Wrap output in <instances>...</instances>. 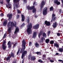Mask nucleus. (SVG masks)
Listing matches in <instances>:
<instances>
[{
  "mask_svg": "<svg viewBox=\"0 0 63 63\" xmlns=\"http://www.w3.org/2000/svg\"><path fill=\"white\" fill-rule=\"evenodd\" d=\"M54 46L55 47H59V45L56 43H54Z\"/></svg>",
  "mask_w": 63,
  "mask_h": 63,
  "instance_id": "obj_26",
  "label": "nucleus"
},
{
  "mask_svg": "<svg viewBox=\"0 0 63 63\" xmlns=\"http://www.w3.org/2000/svg\"><path fill=\"white\" fill-rule=\"evenodd\" d=\"M55 15L54 14L52 15V19L51 20V22H52V19H53V21H54L55 19H56V17H55Z\"/></svg>",
  "mask_w": 63,
  "mask_h": 63,
  "instance_id": "obj_11",
  "label": "nucleus"
},
{
  "mask_svg": "<svg viewBox=\"0 0 63 63\" xmlns=\"http://www.w3.org/2000/svg\"><path fill=\"white\" fill-rule=\"evenodd\" d=\"M21 17H22V21H24V20H25V17H24V15H21Z\"/></svg>",
  "mask_w": 63,
  "mask_h": 63,
  "instance_id": "obj_17",
  "label": "nucleus"
},
{
  "mask_svg": "<svg viewBox=\"0 0 63 63\" xmlns=\"http://www.w3.org/2000/svg\"><path fill=\"white\" fill-rule=\"evenodd\" d=\"M24 63V62H23V60L22 61V63Z\"/></svg>",
  "mask_w": 63,
  "mask_h": 63,
  "instance_id": "obj_59",
  "label": "nucleus"
},
{
  "mask_svg": "<svg viewBox=\"0 0 63 63\" xmlns=\"http://www.w3.org/2000/svg\"><path fill=\"white\" fill-rule=\"evenodd\" d=\"M59 54V53H56V54H55V55H57Z\"/></svg>",
  "mask_w": 63,
  "mask_h": 63,
  "instance_id": "obj_56",
  "label": "nucleus"
},
{
  "mask_svg": "<svg viewBox=\"0 0 63 63\" xmlns=\"http://www.w3.org/2000/svg\"><path fill=\"white\" fill-rule=\"evenodd\" d=\"M36 11V10L35 8H33L32 10V12L34 13H35Z\"/></svg>",
  "mask_w": 63,
  "mask_h": 63,
  "instance_id": "obj_29",
  "label": "nucleus"
},
{
  "mask_svg": "<svg viewBox=\"0 0 63 63\" xmlns=\"http://www.w3.org/2000/svg\"><path fill=\"white\" fill-rule=\"evenodd\" d=\"M14 55L15 54H14V53H11V56H12L13 57H14Z\"/></svg>",
  "mask_w": 63,
  "mask_h": 63,
  "instance_id": "obj_33",
  "label": "nucleus"
},
{
  "mask_svg": "<svg viewBox=\"0 0 63 63\" xmlns=\"http://www.w3.org/2000/svg\"><path fill=\"white\" fill-rule=\"evenodd\" d=\"M27 52L26 51H24L23 52V53L22 56V59H23V57H24L25 55H26L27 54Z\"/></svg>",
  "mask_w": 63,
  "mask_h": 63,
  "instance_id": "obj_7",
  "label": "nucleus"
},
{
  "mask_svg": "<svg viewBox=\"0 0 63 63\" xmlns=\"http://www.w3.org/2000/svg\"><path fill=\"white\" fill-rule=\"evenodd\" d=\"M50 31H49L48 33V36H49V35L50 34Z\"/></svg>",
  "mask_w": 63,
  "mask_h": 63,
  "instance_id": "obj_45",
  "label": "nucleus"
},
{
  "mask_svg": "<svg viewBox=\"0 0 63 63\" xmlns=\"http://www.w3.org/2000/svg\"><path fill=\"white\" fill-rule=\"evenodd\" d=\"M60 34L59 33H57V35L58 36H60Z\"/></svg>",
  "mask_w": 63,
  "mask_h": 63,
  "instance_id": "obj_49",
  "label": "nucleus"
},
{
  "mask_svg": "<svg viewBox=\"0 0 63 63\" xmlns=\"http://www.w3.org/2000/svg\"><path fill=\"white\" fill-rule=\"evenodd\" d=\"M53 43H54V41H51L50 42V44H53Z\"/></svg>",
  "mask_w": 63,
  "mask_h": 63,
  "instance_id": "obj_34",
  "label": "nucleus"
},
{
  "mask_svg": "<svg viewBox=\"0 0 63 63\" xmlns=\"http://www.w3.org/2000/svg\"><path fill=\"white\" fill-rule=\"evenodd\" d=\"M6 33H5L4 34L3 37V38H5V37H6Z\"/></svg>",
  "mask_w": 63,
  "mask_h": 63,
  "instance_id": "obj_43",
  "label": "nucleus"
},
{
  "mask_svg": "<svg viewBox=\"0 0 63 63\" xmlns=\"http://www.w3.org/2000/svg\"><path fill=\"white\" fill-rule=\"evenodd\" d=\"M38 61L39 62H43V61H42L40 60H38Z\"/></svg>",
  "mask_w": 63,
  "mask_h": 63,
  "instance_id": "obj_48",
  "label": "nucleus"
},
{
  "mask_svg": "<svg viewBox=\"0 0 63 63\" xmlns=\"http://www.w3.org/2000/svg\"><path fill=\"white\" fill-rule=\"evenodd\" d=\"M7 17H9L8 20H11L12 18V14H9L7 15Z\"/></svg>",
  "mask_w": 63,
  "mask_h": 63,
  "instance_id": "obj_8",
  "label": "nucleus"
},
{
  "mask_svg": "<svg viewBox=\"0 0 63 63\" xmlns=\"http://www.w3.org/2000/svg\"><path fill=\"white\" fill-rule=\"evenodd\" d=\"M13 1L15 2L13 5L14 7V10H15V8H18L19 4L18 2L19 1V0H14Z\"/></svg>",
  "mask_w": 63,
  "mask_h": 63,
  "instance_id": "obj_3",
  "label": "nucleus"
},
{
  "mask_svg": "<svg viewBox=\"0 0 63 63\" xmlns=\"http://www.w3.org/2000/svg\"><path fill=\"white\" fill-rule=\"evenodd\" d=\"M32 45V43H31V42H30L29 43V46H30V45Z\"/></svg>",
  "mask_w": 63,
  "mask_h": 63,
  "instance_id": "obj_54",
  "label": "nucleus"
},
{
  "mask_svg": "<svg viewBox=\"0 0 63 63\" xmlns=\"http://www.w3.org/2000/svg\"><path fill=\"white\" fill-rule=\"evenodd\" d=\"M45 40V38L44 37H42L41 38V42H44V41Z\"/></svg>",
  "mask_w": 63,
  "mask_h": 63,
  "instance_id": "obj_19",
  "label": "nucleus"
},
{
  "mask_svg": "<svg viewBox=\"0 0 63 63\" xmlns=\"http://www.w3.org/2000/svg\"><path fill=\"white\" fill-rule=\"evenodd\" d=\"M43 37H47V34L45 33H44L43 34Z\"/></svg>",
  "mask_w": 63,
  "mask_h": 63,
  "instance_id": "obj_28",
  "label": "nucleus"
},
{
  "mask_svg": "<svg viewBox=\"0 0 63 63\" xmlns=\"http://www.w3.org/2000/svg\"><path fill=\"white\" fill-rule=\"evenodd\" d=\"M45 2L44 1H42L41 3V4L40 7L41 8H43L44 7V6L45 5Z\"/></svg>",
  "mask_w": 63,
  "mask_h": 63,
  "instance_id": "obj_9",
  "label": "nucleus"
},
{
  "mask_svg": "<svg viewBox=\"0 0 63 63\" xmlns=\"http://www.w3.org/2000/svg\"><path fill=\"white\" fill-rule=\"evenodd\" d=\"M0 16H4V14L3 13L0 14Z\"/></svg>",
  "mask_w": 63,
  "mask_h": 63,
  "instance_id": "obj_46",
  "label": "nucleus"
},
{
  "mask_svg": "<svg viewBox=\"0 0 63 63\" xmlns=\"http://www.w3.org/2000/svg\"><path fill=\"white\" fill-rule=\"evenodd\" d=\"M7 24V20H5L3 22V25L4 26H6Z\"/></svg>",
  "mask_w": 63,
  "mask_h": 63,
  "instance_id": "obj_16",
  "label": "nucleus"
},
{
  "mask_svg": "<svg viewBox=\"0 0 63 63\" xmlns=\"http://www.w3.org/2000/svg\"><path fill=\"white\" fill-rule=\"evenodd\" d=\"M17 18H19V15H17Z\"/></svg>",
  "mask_w": 63,
  "mask_h": 63,
  "instance_id": "obj_47",
  "label": "nucleus"
},
{
  "mask_svg": "<svg viewBox=\"0 0 63 63\" xmlns=\"http://www.w3.org/2000/svg\"><path fill=\"white\" fill-rule=\"evenodd\" d=\"M37 32H33V34L32 36V38H33L35 39V38L36 37V36H37Z\"/></svg>",
  "mask_w": 63,
  "mask_h": 63,
  "instance_id": "obj_12",
  "label": "nucleus"
},
{
  "mask_svg": "<svg viewBox=\"0 0 63 63\" xmlns=\"http://www.w3.org/2000/svg\"><path fill=\"white\" fill-rule=\"evenodd\" d=\"M50 12H51V11H52L53 10V7H52L50 8Z\"/></svg>",
  "mask_w": 63,
  "mask_h": 63,
  "instance_id": "obj_32",
  "label": "nucleus"
},
{
  "mask_svg": "<svg viewBox=\"0 0 63 63\" xmlns=\"http://www.w3.org/2000/svg\"><path fill=\"white\" fill-rule=\"evenodd\" d=\"M24 41V39H23L22 41V48L21 49V52L22 51H23V50L25 49V44H26V43Z\"/></svg>",
  "mask_w": 63,
  "mask_h": 63,
  "instance_id": "obj_4",
  "label": "nucleus"
},
{
  "mask_svg": "<svg viewBox=\"0 0 63 63\" xmlns=\"http://www.w3.org/2000/svg\"><path fill=\"white\" fill-rule=\"evenodd\" d=\"M29 17L28 16L27 18V20L26 21L27 23H29Z\"/></svg>",
  "mask_w": 63,
  "mask_h": 63,
  "instance_id": "obj_21",
  "label": "nucleus"
},
{
  "mask_svg": "<svg viewBox=\"0 0 63 63\" xmlns=\"http://www.w3.org/2000/svg\"><path fill=\"white\" fill-rule=\"evenodd\" d=\"M15 26L14 23L13 22H9L7 24V27L8 28V32L9 33H11L12 32V27Z\"/></svg>",
  "mask_w": 63,
  "mask_h": 63,
  "instance_id": "obj_1",
  "label": "nucleus"
},
{
  "mask_svg": "<svg viewBox=\"0 0 63 63\" xmlns=\"http://www.w3.org/2000/svg\"><path fill=\"white\" fill-rule=\"evenodd\" d=\"M56 25H57V23L56 22H55L53 25V27L55 28L56 27Z\"/></svg>",
  "mask_w": 63,
  "mask_h": 63,
  "instance_id": "obj_25",
  "label": "nucleus"
},
{
  "mask_svg": "<svg viewBox=\"0 0 63 63\" xmlns=\"http://www.w3.org/2000/svg\"><path fill=\"white\" fill-rule=\"evenodd\" d=\"M13 63H16V61H14L13 62Z\"/></svg>",
  "mask_w": 63,
  "mask_h": 63,
  "instance_id": "obj_57",
  "label": "nucleus"
},
{
  "mask_svg": "<svg viewBox=\"0 0 63 63\" xmlns=\"http://www.w3.org/2000/svg\"><path fill=\"white\" fill-rule=\"evenodd\" d=\"M9 7V5H6V7H7V8H8Z\"/></svg>",
  "mask_w": 63,
  "mask_h": 63,
  "instance_id": "obj_55",
  "label": "nucleus"
},
{
  "mask_svg": "<svg viewBox=\"0 0 63 63\" xmlns=\"http://www.w3.org/2000/svg\"><path fill=\"white\" fill-rule=\"evenodd\" d=\"M18 32H19V29H18V27H17L16 28L15 31L14 32L15 34L17 35V34Z\"/></svg>",
  "mask_w": 63,
  "mask_h": 63,
  "instance_id": "obj_10",
  "label": "nucleus"
},
{
  "mask_svg": "<svg viewBox=\"0 0 63 63\" xmlns=\"http://www.w3.org/2000/svg\"><path fill=\"white\" fill-rule=\"evenodd\" d=\"M59 51L60 52H63V48H59Z\"/></svg>",
  "mask_w": 63,
  "mask_h": 63,
  "instance_id": "obj_22",
  "label": "nucleus"
},
{
  "mask_svg": "<svg viewBox=\"0 0 63 63\" xmlns=\"http://www.w3.org/2000/svg\"><path fill=\"white\" fill-rule=\"evenodd\" d=\"M28 29H27V33L29 35V34L32 33V30L31 28L32 27V24L30 23L28 24L27 26Z\"/></svg>",
  "mask_w": 63,
  "mask_h": 63,
  "instance_id": "obj_2",
  "label": "nucleus"
},
{
  "mask_svg": "<svg viewBox=\"0 0 63 63\" xmlns=\"http://www.w3.org/2000/svg\"><path fill=\"white\" fill-rule=\"evenodd\" d=\"M11 6H10L9 7V8H10H10H11Z\"/></svg>",
  "mask_w": 63,
  "mask_h": 63,
  "instance_id": "obj_62",
  "label": "nucleus"
},
{
  "mask_svg": "<svg viewBox=\"0 0 63 63\" xmlns=\"http://www.w3.org/2000/svg\"><path fill=\"white\" fill-rule=\"evenodd\" d=\"M34 8V6H33L32 7H30L29 6H27V9H28V10H32V9H33V8Z\"/></svg>",
  "mask_w": 63,
  "mask_h": 63,
  "instance_id": "obj_14",
  "label": "nucleus"
},
{
  "mask_svg": "<svg viewBox=\"0 0 63 63\" xmlns=\"http://www.w3.org/2000/svg\"><path fill=\"white\" fill-rule=\"evenodd\" d=\"M24 1L25 3H27V0H24Z\"/></svg>",
  "mask_w": 63,
  "mask_h": 63,
  "instance_id": "obj_53",
  "label": "nucleus"
},
{
  "mask_svg": "<svg viewBox=\"0 0 63 63\" xmlns=\"http://www.w3.org/2000/svg\"><path fill=\"white\" fill-rule=\"evenodd\" d=\"M58 61H60V62H62V60H59Z\"/></svg>",
  "mask_w": 63,
  "mask_h": 63,
  "instance_id": "obj_52",
  "label": "nucleus"
},
{
  "mask_svg": "<svg viewBox=\"0 0 63 63\" xmlns=\"http://www.w3.org/2000/svg\"><path fill=\"white\" fill-rule=\"evenodd\" d=\"M35 46L36 47H40V45L38 44L37 43H35Z\"/></svg>",
  "mask_w": 63,
  "mask_h": 63,
  "instance_id": "obj_23",
  "label": "nucleus"
},
{
  "mask_svg": "<svg viewBox=\"0 0 63 63\" xmlns=\"http://www.w3.org/2000/svg\"><path fill=\"white\" fill-rule=\"evenodd\" d=\"M45 23L47 26H49L50 25V23L49 22L46 21L45 22Z\"/></svg>",
  "mask_w": 63,
  "mask_h": 63,
  "instance_id": "obj_13",
  "label": "nucleus"
},
{
  "mask_svg": "<svg viewBox=\"0 0 63 63\" xmlns=\"http://www.w3.org/2000/svg\"><path fill=\"white\" fill-rule=\"evenodd\" d=\"M37 3L36 2H34L33 3V5H37Z\"/></svg>",
  "mask_w": 63,
  "mask_h": 63,
  "instance_id": "obj_40",
  "label": "nucleus"
},
{
  "mask_svg": "<svg viewBox=\"0 0 63 63\" xmlns=\"http://www.w3.org/2000/svg\"><path fill=\"white\" fill-rule=\"evenodd\" d=\"M62 1L63 3V0H62Z\"/></svg>",
  "mask_w": 63,
  "mask_h": 63,
  "instance_id": "obj_61",
  "label": "nucleus"
},
{
  "mask_svg": "<svg viewBox=\"0 0 63 63\" xmlns=\"http://www.w3.org/2000/svg\"><path fill=\"white\" fill-rule=\"evenodd\" d=\"M39 25L38 24H36L35 26H33L34 29H38V28H39Z\"/></svg>",
  "mask_w": 63,
  "mask_h": 63,
  "instance_id": "obj_15",
  "label": "nucleus"
},
{
  "mask_svg": "<svg viewBox=\"0 0 63 63\" xmlns=\"http://www.w3.org/2000/svg\"><path fill=\"white\" fill-rule=\"evenodd\" d=\"M58 2V0H55L54 1V2L55 4H56Z\"/></svg>",
  "mask_w": 63,
  "mask_h": 63,
  "instance_id": "obj_36",
  "label": "nucleus"
},
{
  "mask_svg": "<svg viewBox=\"0 0 63 63\" xmlns=\"http://www.w3.org/2000/svg\"><path fill=\"white\" fill-rule=\"evenodd\" d=\"M62 47H63V46Z\"/></svg>",
  "mask_w": 63,
  "mask_h": 63,
  "instance_id": "obj_64",
  "label": "nucleus"
},
{
  "mask_svg": "<svg viewBox=\"0 0 63 63\" xmlns=\"http://www.w3.org/2000/svg\"><path fill=\"white\" fill-rule=\"evenodd\" d=\"M10 57H8L7 58H6V60L7 61H10Z\"/></svg>",
  "mask_w": 63,
  "mask_h": 63,
  "instance_id": "obj_31",
  "label": "nucleus"
},
{
  "mask_svg": "<svg viewBox=\"0 0 63 63\" xmlns=\"http://www.w3.org/2000/svg\"><path fill=\"white\" fill-rule=\"evenodd\" d=\"M46 55H44L43 56V60H44V59L46 58Z\"/></svg>",
  "mask_w": 63,
  "mask_h": 63,
  "instance_id": "obj_30",
  "label": "nucleus"
},
{
  "mask_svg": "<svg viewBox=\"0 0 63 63\" xmlns=\"http://www.w3.org/2000/svg\"><path fill=\"white\" fill-rule=\"evenodd\" d=\"M56 4L58 5H60V2L59 1H58L56 3Z\"/></svg>",
  "mask_w": 63,
  "mask_h": 63,
  "instance_id": "obj_37",
  "label": "nucleus"
},
{
  "mask_svg": "<svg viewBox=\"0 0 63 63\" xmlns=\"http://www.w3.org/2000/svg\"><path fill=\"white\" fill-rule=\"evenodd\" d=\"M50 62L51 63H53V62H54V61L52 60H50Z\"/></svg>",
  "mask_w": 63,
  "mask_h": 63,
  "instance_id": "obj_39",
  "label": "nucleus"
},
{
  "mask_svg": "<svg viewBox=\"0 0 63 63\" xmlns=\"http://www.w3.org/2000/svg\"><path fill=\"white\" fill-rule=\"evenodd\" d=\"M17 12L18 14H20V13H21V12L19 10H17Z\"/></svg>",
  "mask_w": 63,
  "mask_h": 63,
  "instance_id": "obj_38",
  "label": "nucleus"
},
{
  "mask_svg": "<svg viewBox=\"0 0 63 63\" xmlns=\"http://www.w3.org/2000/svg\"><path fill=\"white\" fill-rule=\"evenodd\" d=\"M25 23H23V24H22L21 25V26H24V25H25Z\"/></svg>",
  "mask_w": 63,
  "mask_h": 63,
  "instance_id": "obj_44",
  "label": "nucleus"
},
{
  "mask_svg": "<svg viewBox=\"0 0 63 63\" xmlns=\"http://www.w3.org/2000/svg\"><path fill=\"white\" fill-rule=\"evenodd\" d=\"M36 54H38V55H40V54H41V52H37L36 53Z\"/></svg>",
  "mask_w": 63,
  "mask_h": 63,
  "instance_id": "obj_35",
  "label": "nucleus"
},
{
  "mask_svg": "<svg viewBox=\"0 0 63 63\" xmlns=\"http://www.w3.org/2000/svg\"><path fill=\"white\" fill-rule=\"evenodd\" d=\"M49 42V39H47L46 40V43L47 44Z\"/></svg>",
  "mask_w": 63,
  "mask_h": 63,
  "instance_id": "obj_27",
  "label": "nucleus"
},
{
  "mask_svg": "<svg viewBox=\"0 0 63 63\" xmlns=\"http://www.w3.org/2000/svg\"><path fill=\"white\" fill-rule=\"evenodd\" d=\"M19 51H20V50L18 49L17 52V55H18V53H19Z\"/></svg>",
  "mask_w": 63,
  "mask_h": 63,
  "instance_id": "obj_42",
  "label": "nucleus"
},
{
  "mask_svg": "<svg viewBox=\"0 0 63 63\" xmlns=\"http://www.w3.org/2000/svg\"><path fill=\"white\" fill-rule=\"evenodd\" d=\"M6 42L5 40H3V44L2 45V48L4 50H5L6 48H7V46H6Z\"/></svg>",
  "mask_w": 63,
  "mask_h": 63,
  "instance_id": "obj_5",
  "label": "nucleus"
},
{
  "mask_svg": "<svg viewBox=\"0 0 63 63\" xmlns=\"http://www.w3.org/2000/svg\"><path fill=\"white\" fill-rule=\"evenodd\" d=\"M35 59H36V58L35 57L32 56L31 57V60H35Z\"/></svg>",
  "mask_w": 63,
  "mask_h": 63,
  "instance_id": "obj_24",
  "label": "nucleus"
},
{
  "mask_svg": "<svg viewBox=\"0 0 63 63\" xmlns=\"http://www.w3.org/2000/svg\"><path fill=\"white\" fill-rule=\"evenodd\" d=\"M43 33V31H41L39 33V34H38V37L39 38H40V37H41V36L42 35V33Z\"/></svg>",
  "mask_w": 63,
  "mask_h": 63,
  "instance_id": "obj_20",
  "label": "nucleus"
},
{
  "mask_svg": "<svg viewBox=\"0 0 63 63\" xmlns=\"http://www.w3.org/2000/svg\"><path fill=\"white\" fill-rule=\"evenodd\" d=\"M48 59V60H50V58H49V59Z\"/></svg>",
  "mask_w": 63,
  "mask_h": 63,
  "instance_id": "obj_63",
  "label": "nucleus"
},
{
  "mask_svg": "<svg viewBox=\"0 0 63 63\" xmlns=\"http://www.w3.org/2000/svg\"><path fill=\"white\" fill-rule=\"evenodd\" d=\"M47 8L45 7L43 11V14L44 15H46L47 14Z\"/></svg>",
  "mask_w": 63,
  "mask_h": 63,
  "instance_id": "obj_6",
  "label": "nucleus"
},
{
  "mask_svg": "<svg viewBox=\"0 0 63 63\" xmlns=\"http://www.w3.org/2000/svg\"><path fill=\"white\" fill-rule=\"evenodd\" d=\"M15 25H16V22H15Z\"/></svg>",
  "mask_w": 63,
  "mask_h": 63,
  "instance_id": "obj_60",
  "label": "nucleus"
},
{
  "mask_svg": "<svg viewBox=\"0 0 63 63\" xmlns=\"http://www.w3.org/2000/svg\"><path fill=\"white\" fill-rule=\"evenodd\" d=\"M7 44L8 45V47H11V41H9Z\"/></svg>",
  "mask_w": 63,
  "mask_h": 63,
  "instance_id": "obj_18",
  "label": "nucleus"
},
{
  "mask_svg": "<svg viewBox=\"0 0 63 63\" xmlns=\"http://www.w3.org/2000/svg\"><path fill=\"white\" fill-rule=\"evenodd\" d=\"M10 1V0H6V1L7 2V3H9Z\"/></svg>",
  "mask_w": 63,
  "mask_h": 63,
  "instance_id": "obj_50",
  "label": "nucleus"
},
{
  "mask_svg": "<svg viewBox=\"0 0 63 63\" xmlns=\"http://www.w3.org/2000/svg\"><path fill=\"white\" fill-rule=\"evenodd\" d=\"M0 3L1 4H3V1H2V0H1V1H0Z\"/></svg>",
  "mask_w": 63,
  "mask_h": 63,
  "instance_id": "obj_51",
  "label": "nucleus"
},
{
  "mask_svg": "<svg viewBox=\"0 0 63 63\" xmlns=\"http://www.w3.org/2000/svg\"><path fill=\"white\" fill-rule=\"evenodd\" d=\"M17 44V42H16V43L15 44H14V47H15L16 46V44Z\"/></svg>",
  "mask_w": 63,
  "mask_h": 63,
  "instance_id": "obj_41",
  "label": "nucleus"
},
{
  "mask_svg": "<svg viewBox=\"0 0 63 63\" xmlns=\"http://www.w3.org/2000/svg\"><path fill=\"white\" fill-rule=\"evenodd\" d=\"M35 17L36 18H37V17H38V16H36V15H35Z\"/></svg>",
  "mask_w": 63,
  "mask_h": 63,
  "instance_id": "obj_58",
  "label": "nucleus"
}]
</instances>
